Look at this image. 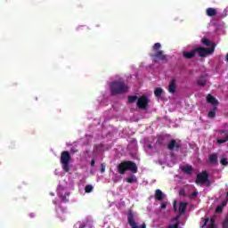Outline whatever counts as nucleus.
<instances>
[{
  "mask_svg": "<svg viewBox=\"0 0 228 228\" xmlns=\"http://www.w3.org/2000/svg\"><path fill=\"white\" fill-rule=\"evenodd\" d=\"M127 170L132 172V174H136L138 172V166L131 160L123 161L118 166V172L121 174V175H124Z\"/></svg>",
  "mask_w": 228,
  "mask_h": 228,
  "instance_id": "nucleus-1",
  "label": "nucleus"
},
{
  "mask_svg": "<svg viewBox=\"0 0 228 228\" xmlns=\"http://www.w3.org/2000/svg\"><path fill=\"white\" fill-rule=\"evenodd\" d=\"M127 90H129V87L126 84H124V82L116 81L110 85V92L112 95L126 94Z\"/></svg>",
  "mask_w": 228,
  "mask_h": 228,
  "instance_id": "nucleus-2",
  "label": "nucleus"
},
{
  "mask_svg": "<svg viewBox=\"0 0 228 228\" xmlns=\"http://www.w3.org/2000/svg\"><path fill=\"white\" fill-rule=\"evenodd\" d=\"M196 184H206V186H211V181H209V173L208 171H202L198 174L195 180Z\"/></svg>",
  "mask_w": 228,
  "mask_h": 228,
  "instance_id": "nucleus-3",
  "label": "nucleus"
},
{
  "mask_svg": "<svg viewBox=\"0 0 228 228\" xmlns=\"http://www.w3.org/2000/svg\"><path fill=\"white\" fill-rule=\"evenodd\" d=\"M61 164L64 172H70V153L69 151H62Z\"/></svg>",
  "mask_w": 228,
  "mask_h": 228,
  "instance_id": "nucleus-4",
  "label": "nucleus"
},
{
  "mask_svg": "<svg viewBox=\"0 0 228 228\" xmlns=\"http://www.w3.org/2000/svg\"><path fill=\"white\" fill-rule=\"evenodd\" d=\"M215 47H216V45H212L211 48L198 47L195 48V51L198 53L199 56L206 57L208 56V54H213L215 53Z\"/></svg>",
  "mask_w": 228,
  "mask_h": 228,
  "instance_id": "nucleus-5",
  "label": "nucleus"
},
{
  "mask_svg": "<svg viewBox=\"0 0 228 228\" xmlns=\"http://www.w3.org/2000/svg\"><path fill=\"white\" fill-rule=\"evenodd\" d=\"M127 222L132 228H147V225L145 224H142L141 226H138L136 222L134 221V214H133V211H129L127 213Z\"/></svg>",
  "mask_w": 228,
  "mask_h": 228,
  "instance_id": "nucleus-6",
  "label": "nucleus"
},
{
  "mask_svg": "<svg viewBox=\"0 0 228 228\" xmlns=\"http://www.w3.org/2000/svg\"><path fill=\"white\" fill-rule=\"evenodd\" d=\"M149 102H151V100L147 96H141L137 100V106L140 110H145L149 106Z\"/></svg>",
  "mask_w": 228,
  "mask_h": 228,
  "instance_id": "nucleus-7",
  "label": "nucleus"
},
{
  "mask_svg": "<svg viewBox=\"0 0 228 228\" xmlns=\"http://www.w3.org/2000/svg\"><path fill=\"white\" fill-rule=\"evenodd\" d=\"M225 142H228V131L221 130L219 132V136H218V139H217V143H225Z\"/></svg>",
  "mask_w": 228,
  "mask_h": 228,
  "instance_id": "nucleus-8",
  "label": "nucleus"
},
{
  "mask_svg": "<svg viewBox=\"0 0 228 228\" xmlns=\"http://www.w3.org/2000/svg\"><path fill=\"white\" fill-rule=\"evenodd\" d=\"M143 149L148 154H152L156 152V144L145 143Z\"/></svg>",
  "mask_w": 228,
  "mask_h": 228,
  "instance_id": "nucleus-9",
  "label": "nucleus"
},
{
  "mask_svg": "<svg viewBox=\"0 0 228 228\" xmlns=\"http://www.w3.org/2000/svg\"><path fill=\"white\" fill-rule=\"evenodd\" d=\"M186 209H188V203L181 202L178 207L179 215H184Z\"/></svg>",
  "mask_w": 228,
  "mask_h": 228,
  "instance_id": "nucleus-10",
  "label": "nucleus"
},
{
  "mask_svg": "<svg viewBox=\"0 0 228 228\" xmlns=\"http://www.w3.org/2000/svg\"><path fill=\"white\" fill-rule=\"evenodd\" d=\"M175 90H177V86L175 85V79L171 80L168 86L169 94H175Z\"/></svg>",
  "mask_w": 228,
  "mask_h": 228,
  "instance_id": "nucleus-11",
  "label": "nucleus"
},
{
  "mask_svg": "<svg viewBox=\"0 0 228 228\" xmlns=\"http://www.w3.org/2000/svg\"><path fill=\"white\" fill-rule=\"evenodd\" d=\"M207 102H209L212 106H218V100L215 99L211 94H208Z\"/></svg>",
  "mask_w": 228,
  "mask_h": 228,
  "instance_id": "nucleus-12",
  "label": "nucleus"
},
{
  "mask_svg": "<svg viewBox=\"0 0 228 228\" xmlns=\"http://www.w3.org/2000/svg\"><path fill=\"white\" fill-rule=\"evenodd\" d=\"M208 161L212 165H216V163H218V155L216 153L209 155Z\"/></svg>",
  "mask_w": 228,
  "mask_h": 228,
  "instance_id": "nucleus-13",
  "label": "nucleus"
},
{
  "mask_svg": "<svg viewBox=\"0 0 228 228\" xmlns=\"http://www.w3.org/2000/svg\"><path fill=\"white\" fill-rule=\"evenodd\" d=\"M165 198V194L163 193V191H161V190L159 189H157L155 191V199L156 200H163V199Z\"/></svg>",
  "mask_w": 228,
  "mask_h": 228,
  "instance_id": "nucleus-14",
  "label": "nucleus"
},
{
  "mask_svg": "<svg viewBox=\"0 0 228 228\" xmlns=\"http://www.w3.org/2000/svg\"><path fill=\"white\" fill-rule=\"evenodd\" d=\"M196 53L197 52L195 49L191 52H183V57H185L187 60H191V58H193Z\"/></svg>",
  "mask_w": 228,
  "mask_h": 228,
  "instance_id": "nucleus-15",
  "label": "nucleus"
},
{
  "mask_svg": "<svg viewBox=\"0 0 228 228\" xmlns=\"http://www.w3.org/2000/svg\"><path fill=\"white\" fill-rule=\"evenodd\" d=\"M155 58H158L159 60H161L162 61H167V55L163 54V51H158L155 53Z\"/></svg>",
  "mask_w": 228,
  "mask_h": 228,
  "instance_id": "nucleus-16",
  "label": "nucleus"
},
{
  "mask_svg": "<svg viewBox=\"0 0 228 228\" xmlns=\"http://www.w3.org/2000/svg\"><path fill=\"white\" fill-rule=\"evenodd\" d=\"M183 172L187 174L188 175H191V172H193V167L191 166H184L182 167Z\"/></svg>",
  "mask_w": 228,
  "mask_h": 228,
  "instance_id": "nucleus-17",
  "label": "nucleus"
},
{
  "mask_svg": "<svg viewBox=\"0 0 228 228\" xmlns=\"http://www.w3.org/2000/svg\"><path fill=\"white\" fill-rule=\"evenodd\" d=\"M207 15H208V17H215V15H216V9L208 8L207 9Z\"/></svg>",
  "mask_w": 228,
  "mask_h": 228,
  "instance_id": "nucleus-18",
  "label": "nucleus"
},
{
  "mask_svg": "<svg viewBox=\"0 0 228 228\" xmlns=\"http://www.w3.org/2000/svg\"><path fill=\"white\" fill-rule=\"evenodd\" d=\"M126 183H129L130 184H133L134 183H136L137 179H136V176L132 175L130 176H128L126 179Z\"/></svg>",
  "mask_w": 228,
  "mask_h": 228,
  "instance_id": "nucleus-19",
  "label": "nucleus"
},
{
  "mask_svg": "<svg viewBox=\"0 0 228 228\" xmlns=\"http://www.w3.org/2000/svg\"><path fill=\"white\" fill-rule=\"evenodd\" d=\"M156 97H161V94H163V89L161 87H157L154 91Z\"/></svg>",
  "mask_w": 228,
  "mask_h": 228,
  "instance_id": "nucleus-20",
  "label": "nucleus"
},
{
  "mask_svg": "<svg viewBox=\"0 0 228 228\" xmlns=\"http://www.w3.org/2000/svg\"><path fill=\"white\" fill-rule=\"evenodd\" d=\"M202 44L204 45H210L211 47H213V45H216L215 43H212L211 41H209V39L207 38L202 39Z\"/></svg>",
  "mask_w": 228,
  "mask_h": 228,
  "instance_id": "nucleus-21",
  "label": "nucleus"
},
{
  "mask_svg": "<svg viewBox=\"0 0 228 228\" xmlns=\"http://www.w3.org/2000/svg\"><path fill=\"white\" fill-rule=\"evenodd\" d=\"M86 193H92L94 191V186L92 184H87L85 187Z\"/></svg>",
  "mask_w": 228,
  "mask_h": 228,
  "instance_id": "nucleus-22",
  "label": "nucleus"
},
{
  "mask_svg": "<svg viewBox=\"0 0 228 228\" xmlns=\"http://www.w3.org/2000/svg\"><path fill=\"white\" fill-rule=\"evenodd\" d=\"M179 149V147H181V144H176V143H169L167 146V149H169V151H174V148Z\"/></svg>",
  "mask_w": 228,
  "mask_h": 228,
  "instance_id": "nucleus-23",
  "label": "nucleus"
},
{
  "mask_svg": "<svg viewBox=\"0 0 228 228\" xmlns=\"http://www.w3.org/2000/svg\"><path fill=\"white\" fill-rule=\"evenodd\" d=\"M222 227L228 228V214L226 215V216L224 217V220L223 221Z\"/></svg>",
  "mask_w": 228,
  "mask_h": 228,
  "instance_id": "nucleus-24",
  "label": "nucleus"
},
{
  "mask_svg": "<svg viewBox=\"0 0 228 228\" xmlns=\"http://www.w3.org/2000/svg\"><path fill=\"white\" fill-rule=\"evenodd\" d=\"M206 83H208V81L205 78H200L198 80V85L200 86H204L206 85Z\"/></svg>",
  "mask_w": 228,
  "mask_h": 228,
  "instance_id": "nucleus-25",
  "label": "nucleus"
},
{
  "mask_svg": "<svg viewBox=\"0 0 228 228\" xmlns=\"http://www.w3.org/2000/svg\"><path fill=\"white\" fill-rule=\"evenodd\" d=\"M138 99V96L134 95V96H128V102L133 103L135 102V101Z\"/></svg>",
  "mask_w": 228,
  "mask_h": 228,
  "instance_id": "nucleus-26",
  "label": "nucleus"
},
{
  "mask_svg": "<svg viewBox=\"0 0 228 228\" xmlns=\"http://www.w3.org/2000/svg\"><path fill=\"white\" fill-rule=\"evenodd\" d=\"M221 165H223V167H227L228 166V161L227 159L223 158L220 161Z\"/></svg>",
  "mask_w": 228,
  "mask_h": 228,
  "instance_id": "nucleus-27",
  "label": "nucleus"
},
{
  "mask_svg": "<svg viewBox=\"0 0 228 228\" xmlns=\"http://www.w3.org/2000/svg\"><path fill=\"white\" fill-rule=\"evenodd\" d=\"M224 211V206L219 205L216 208V213H222Z\"/></svg>",
  "mask_w": 228,
  "mask_h": 228,
  "instance_id": "nucleus-28",
  "label": "nucleus"
},
{
  "mask_svg": "<svg viewBox=\"0 0 228 228\" xmlns=\"http://www.w3.org/2000/svg\"><path fill=\"white\" fill-rule=\"evenodd\" d=\"M160 48H161V44H159V43H156L153 45V51H158V49H160Z\"/></svg>",
  "mask_w": 228,
  "mask_h": 228,
  "instance_id": "nucleus-29",
  "label": "nucleus"
},
{
  "mask_svg": "<svg viewBox=\"0 0 228 228\" xmlns=\"http://www.w3.org/2000/svg\"><path fill=\"white\" fill-rule=\"evenodd\" d=\"M208 117H210V118H213L215 117H216V112L215 110H211L208 112Z\"/></svg>",
  "mask_w": 228,
  "mask_h": 228,
  "instance_id": "nucleus-30",
  "label": "nucleus"
},
{
  "mask_svg": "<svg viewBox=\"0 0 228 228\" xmlns=\"http://www.w3.org/2000/svg\"><path fill=\"white\" fill-rule=\"evenodd\" d=\"M106 172V164L102 163L101 165V173L104 174Z\"/></svg>",
  "mask_w": 228,
  "mask_h": 228,
  "instance_id": "nucleus-31",
  "label": "nucleus"
},
{
  "mask_svg": "<svg viewBox=\"0 0 228 228\" xmlns=\"http://www.w3.org/2000/svg\"><path fill=\"white\" fill-rule=\"evenodd\" d=\"M215 218H211L210 219V224L208 225V227H216V225L215 224Z\"/></svg>",
  "mask_w": 228,
  "mask_h": 228,
  "instance_id": "nucleus-32",
  "label": "nucleus"
},
{
  "mask_svg": "<svg viewBox=\"0 0 228 228\" xmlns=\"http://www.w3.org/2000/svg\"><path fill=\"white\" fill-rule=\"evenodd\" d=\"M179 195H180L181 197H184V195H186V193L184 192V190H181V191H179Z\"/></svg>",
  "mask_w": 228,
  "mask_h": 228,
  "instance_id": "nucleus-33",
  "label": "nucleus"
},
{
  "mask_svg": "<svg viewBox=\"0 0 228 228\" xmlns=\"http://www.w3.org/2000/svg\"><path fill=\"white\" fill-rule=\"evenodd\" d=\"M197 195H199V191H194L191 194V197H197Z\"/></svg>",
  "mask_w": 228,
  "mask_h": 228,
  "instance_id": "nucleus-34",
  "label": "nucleus"
},
{
  "mask_svg": "<svg viewBox=\"0 0 228 228\" xmlns=\"http://www.w3.org/2000/svg\"><path fill=\"white\" fill-rule=\"evenodd\" d=\"M161 209H167V203H162L160 205Z\"/></svg>",
  "mask_w": 228,
  "mask_h": 228,
  "instance_id": "nucleus-35",
  "label": "nucleus"
},
{
  "mask_svg": "<svg viewBox=\"0 0 228 228\" xmlns=\"http://www.w3.org/2000/svg\"><path fill=\"white\" fill-rule=\"evenodd\" d=\"M173 208L174 211H177V203L175 201L174 202Z\"/></svg>",
  "mask_w": 228,
  "mask_h": 228,
  "instance_id": "nucleus-36",
  "label": "nucleus"
},
{
  "mask_svg": "<svg viewBox=\"0 0 228 228\" xmlns=\"http://www.w3.org/2000/svg\"><path fill=\"white\" fill-rule=\"evenodd\" d=\"M208 222H209V219L208 218L205 219V223L202 225V227H206L208 225Z\"/></svg>",
  "mask_w": 228,
  "mask_h": 228,
  "instance_id": "nucleus-37",
  "label": "nucleus"
},
{
  "mask_svg": "<svg viewBox=\"0 0 228 228\" xmlns=\"http://www.w3.org/2000/svg\"><path fill=\"white\" fill-rule=\"evenodd\" d=\"M91 167H95V159L91 160Z\"/></svg>",
  "mask_w": 228,
  "mask_h": 228,
  "instance_id": "nucleus-38",
  "label": "nucleus"
},
{
  "mask_svg": "<svg viewBox=\"0 0 228 228\" xmlns=\"http://www.w3.org/2000/svg\"><path fill=\"white\" fill-rule=\"evenodd\" d=\"M221 206H223V208H224V207L227 206V203L224 201V202L222 203Z\"/></svg>",
  "mask_w": 228,
  "mask_h": 228,
  "instance_id": "nucleus-39",
  "label": "nucleus"
},
{
  "mask_svg": "<svg viewBox=\"0 0 228 228\" xmlns=\"http://www.w3.org/2000/svg\"><path fill=\"white\" fill-rule=\"evenodd\" d=\"M174 220H179V216H176Z\"/></svg>",
  "mask_w": 228,
  "mask_h": 228,
  "instance_id": "nucleus-40",
  "label": "nucleus"
},
{
  "mask_svg": "<svg viewBox=\"0 0 228 228\" xmlns=\"http://www.w3.org/2000/svg\"><path fill=\"white\" fill-rule=\"evenodd\" d=\"M170 143H175V140H171Z\"/></svg>",
  "mask_w": 228,
  "mask_h": 228,
  "instance_id": "nucleus-41",
  "label": "nucleus"
},
{
  "mask_svg": "<svg viewBox=\"0 0 228 228\" xmlns=\"http://www.w3.org/2000/svg\"><path fill=\"white\" fill-rule=\"evenodd\" d=\"M167 137H168V135H163V136H162V139H165V138H167Z\"/></svg>",
  "mask_w": 228,
  "mask_h": 228,
  "instance_id": "nucleus-42",
  "label": "nucleus"
},
{
  "mask_svg": "<svg viewBox=\"0 0 228 228\" xmlns=\"http://www.w3.org/2000/svg\"><path fill=\"white\" fill-rule=\"evenodd\" d=\"M226 61H228V53L226 54Z\"/></svg>",
  "mask_w": 228,
  "mask_h": 228,
  "instance_id": "nucleus-43",
  "label": "nucleus"
},
{
  "mask_svg": "<svg viewBox=\"0 0 228 228\" xmlns=\"http://www.w3.org/2000/svg\"><path fill=\"white\" fill-rule=\"evenodd\" d=\"M226 198L228 199V191L226 192Z\"/></svg>",
  "mask_w": 228,
  "mask_h": 228,
  "instance_id": "nucleus-44",
  "label": "nucleus"
},
{
  "mask_svg": "<svg viewBox=\"0 0 228 228\" xmlns=\"http://www.w3.org/2000/svg\"><path fill=\"white\" fill-rule=\"evenodd\" d=\"M71 151H73V152H77V151H74V150H71Z\"/></svg>",
  "mask_w": 228,
  "mask_h": 228,
  "instance_id": "nucleus-45",
  "label": "nucleus"
}]
</instances>
